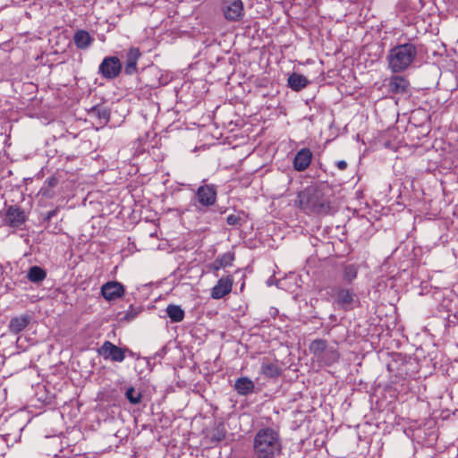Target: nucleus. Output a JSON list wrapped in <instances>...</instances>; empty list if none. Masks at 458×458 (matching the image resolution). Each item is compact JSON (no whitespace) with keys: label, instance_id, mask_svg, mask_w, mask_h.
Returning a JSON list of instances; mask_svg holds the SVG:
<instances>
[{"label":"nucleus","instance_id":"nucleus-1","mask_svg":"<svg viewBox=\"0 0 458 458\" xmlns=\"http://www.w3.org/2000/svg\"><path fill=\"white\" fill-rule=\"evenodd\" d=\"M330 189L325 185H310L298 193L297 204L308 214L329 215L332 211Z\"/></svg>","mask_w":458,"mask_h":458},{"label":"nucleus","instance_id":"nucleus-2","mask_svg":"<svg viewBox=\"0 0 458 458\" xmlns=\"http://www.w3.org/2000/svg\"><path fill=\"white\" fill-rule=\"evenodd\" d=\"M282 439L277 429L260 428L253 439V458H275L282 453Z\"/></svg>","mask_w":458,"mask_h":458},{"label":"nucleus","instance_id":"nucleus-3","mask_svg":"<svg viewBox=\"0 0 458 458\" xmlns=\"http://www.w3.org/2000/svg\"><path fill=\"white\" fill-rule=\"evenodd\" d=\"M418 55L417 46L411 42L392 47L386 56L388 69L393 73H401L413 64Z\"/></svg>","mask_w":458,"mask_h":458},{"label":"nucleus","instance_id":"nucleus-4","mask_svg":"<svg viewBox=\"0 0 458 458\" xmlns=\"http://www.w3.org/2000/svg\"><path fill=\"white\" fill-rule=\"evenodd\" d=\"M216 187L214 184L199 186L194 194L195 207L198 211L213 206L216 201Z\"/></svg>","mask_w":458,"mask_h":458},{"label":"nucleus","instance_id":"nucleus-5","mask_svg":"<svg viewBox=\"0 0 458 458\" xmlns=\"http://www.w3.org/2000/svg\"><path fill=\"white\" fill-rule=\"evenodd\" d=\"M220 9L224 18L230 22L240 21L244 16L242 0H222Z\"/></svg>","mask_w":458,"mask_h":458},{"label":"nucleus","instance_id":"nucleus-6","mask_svg":"<svg viewBox=\"0 0 458 458\" xmlns=\"http://www.w3.org/2000/svg\"><path fill=\"white\" fill-rule=\"evenodd\" d=\"M126 351H128V348H120L110 341H105L98 348V353L103 357L104 360L122 362L125 359Z\"/></svg>","mask_w":458,"mask_h":458},{"label":"nucleus","instance_id":"nucleus-7","mask_svg":"<svg viewBox=\"0 0 458 458\" xmlns=\"http://www.w3.org/2000/svg\"><path fill=\"white\" fill-rule=\"evenodd\" d=\"M122 71V63L116 56L105 57L98 67V72L107 80L116 78Z\"/></svg>","mask_w":458,"mask_h":458},{"label":"nucleus","instance_id":"nucleus-8","mask_svg":"<svg viewBox=\"0 0 458 458\" xmlns=\"http://www.w3.org/2000/svg\"><path fill=\"white\" fill-rule=\"evenodd\" d=\"M335 303L344 310H352L354 303L358 301L356 294L351 289L336 287L335 288Z\"/></svg>","mask_w":458,"mask_h":458},{"label":"nucleus","instance_id":"nucleus-9","mask_svg":"<svg viewBox=\"0 0 458 458\" xmlns=\"http://www.w3.org/2000/svg\"><path fill=\"white\" fill-rule=\"evenodd\" d=\"M385 81V86L387 88L388 93L403 95L409 91L410 82L403 76L393 75Z\"/></svg>","mask_w":458,"mask_h":458},{"label":"nucleus","instance_id":"nucleus-10","mask_svg":"<svg viewBox=\"0 0 458 458\" xmlns=\"http://www.w3.org/2000/svg\"><path fill=\"white\" fill-rule=\"evenodd\" d=\"M124 293L123 285L117 281H110L101 286V294L106 301L121 298Z\"/></svg>","mask_w":458,"mask_h":458},{"label":"nucleus","instance_id":"nucleus-11","mask_svg":"<svg viewBox=\"0 0 458 458\" xmlns=\"http://www.w3.org/2000/svg\"><path fill=\"white\" fill-rule=\"evenodd\" d=\"M233 279L231 276L221 277L212 288L211 297L218 300L231 293Z\"/></svg>","mask_w":458,"mask_h":458},{"label":"nucleus","instance_id":"nucleus-12","mask_svg":"<svg viewBox=\"0 0 458 458\" xmlns=\"http://www.w3.org/2000/svg\"><path fill=\"white\" fill-rule=\"evenodd\" d=\"M312 159L311 151L307 148H301L294 157L293 167L296 171L302 172L306 170L310 165Z\"/></svg>","mask_w":458,"mask_h":458},{"label":"nucleus","instance_id":"nucleus-13","mask_svg":"<svg viewBox=\"0 0 458 458\" xmlns=\"http://www.w3.org/2000/svg\"><path fill=\"white\" fill-rule=\"evenodd\" d=\"M141 53L138 47H131L126 55L124 72L132 75L137 72V64Z\"/></svg>","mask_w":458,"mask_h":458},{"label":"nucleus","instance_id":"nucleus-14","mask_svg":"<svg viewBox=\"0 0 458 458\" xmlns=\"http://www.w3.org/2000/svg\"><path fill=\"white\" fill-rule=\"evenodd\" d=\"M5 222L10 226L19 227L25 222V214L19 208L10 207L5 215Z\"/></svg>","mask_w":458,"mask_h":458},{"label":"nucleus","instance_id":"nucleus-15","mask_svg":"<svg viewBox=\"0 0 458 458\" xmlns=\"http://www.w3.org/2000/svg\"><path fill=\"white\" fill-rule=\"evenodd\" d=\"M30 316L23 314L18 317H14L10 320L9 330L13 334H18L25 329L30 322Z\"/></svg>","mask_w":458,"mask_h":458},{"label":"nucleus","instance_id":"nucleus-16","mask_svg":"<svg viewBox=\"0 0 458 458\" xmlns=\"http://www.w3.org/2000/svg\"><path fill=\"white\" fill-rule=\"evenodd\" d=\"M93 41V37H91V35L84 30H77L73 36V42L79 49L89 48Z\"/></svg>","mask_w":458,"mask_h":458},{"label":"nucleus","instance_id":"nucleus-17","mask_svg":"<svg viewBox=\"0 0 458 458\" xmlns=\"http://www.w3.org/2000/svg\"><path fill=\"white\" fill-rule=\"evenodd\" d=\"M254 382L247 377H239L234 383V389L240 395H248L254 391Z\"/></svg>","mask_w":458,"mask_h":458},{"label":"nucleus","instance_id":"nucleus-18","mask_svg":"<svg viewBox=\"0 0 458 458\" xmlns=\"http://www.w3.org/2000/svg\"><path fill=\"white\" fill-rule=\"evenodd\" d=\"M288 86L294 91H300L307 87L309 80L302 74L293 72L288 77Z\"/></svg>","mask_w":458,"mask_h":458},{"label":"nucleus","instance_id":"nucleus-19","mask_svg":"<svg viewBox=\"0 0 458 458\" xmlns=\"http://www.w3.org/2000/svg\"><path fill=\"white\" fill-rule=\"evenodd\" d=\"M261 373L268 377H276L281 374V369L276 362L264 360L260 368Z\"/></svg>","mask_w":458,"mask_h":458},{"label":"nucleus","instance_id":"nucleus-20","mask_svg":"<svg viewBox=\"0 0 458 458\" xmlns=\"http://www.w3.org/2000/svg\"><path fill=\"white\" fill-rule=\"evenodd\" d=\"M47 277L46 271L38 266L31 267L27 274V278L32 283H40Z\"/></svg>","mask_w":458,"mask_h":458},{"label":"nucleus","instance_id":"nucleus-21","mask_svg":"<svg viewBox=\"0 0 458 458\" xmlns=\"http://www.w3.org/2000/svg\"><path fill=\"white\" fill-rule=\"evenodd\" d=\"M166 314L172 322H181L184 318V311L178 305H168L166 307Z\"/></svg>","mask_w":458,"mask_h":458},{"label":"nucleus","instance_id":"nucleus-22","mask_svg":"<svg viewBox=\"0 0 458 458\" xmlns=\"http://www.w3.org/2000/svg\"><path fill=\"white\" fill-rule=\"evenodd\" d=\"M359 267L355 264L345 265L343 268V279L344 282L350 284L356 279L358 275Z\"/></svg>","mask_w":458,"mask_h":458},{"label":"nucleus","instance_id":"nucleus-23","mask_svg":"<svg viewBox=\"0 0 458 458\" xmlns=\"http://www.w3.org/2000/svg\"><path fill=\"white\" fill-rule=\"evenodd\" d=\"M327 341L323 339H316L310 345V352L318 358L327 350Z\"/></svg>","mask_w":458,"mask_h":458},{"label":"nucleus","instance_id":"nucleus-24","mask_svg":"<svg viewBox=\"0 0 458 458\" xmlns=\"http://www.w3.org/2000/svg\"><path fill=\"white\" fill-rule=\"evenodd\" d=\"M92 117H98L101 123H106L109 121L110 113L106 107L95 106L89 111Z\"/></svg>","mask_w":458,"mask_h":458},{"label":"nucleus","instance_id":"nucleus-25","mask_svg":"<svg viewBox=\"0 0 458 458\" xmlns=\"http://www.w3.org/2000/svg\"><path fill=\"white\" fill-rule=\"evenodd\" d=\"M58 178L55 177V176H51L49 177L47 181H46V184L47 185V186L45 185L42 189H41V191H42V194L47 198H51L53 197L54 193L53 191H51L50 190L55 188L57 184H58Z\"/></svg>","mask_w":458,"mask_h":458},{"label":"nucleus","instance_id":"nucleus-26","mask_svg":"<svg viewBox=\"0 0 458 458\" xmlns=\"http://www.w3.org/2000/svg\"><path fill=\"white\" fill-rule=\"evenodd\" d=\"M125 396L131 404H138L141 401V394L137 393L133 386L126 390Z\"/></svg>","mask_w":458,"mask_h":458},{"label":"nucleus","instance_id":"nucleus-27","mask_svg":"<svg viewBox=\"0 0 458 458\" xmlns=\"http://www.w3.org/2000/svg\"><path fill=\"white\" fill-rule=\"evenodd\" d=\"M234 259L233 254L227 252L216 259V263H219V267H226L231 266Z\"/></svg>","mask_w":458,"mask_h":458},{"label":"nucleus","instance_id":"nucleus-28","mask_svg":"<svg viewBox=\"0 0 458 458\" xmlns=\"http://www.w3.org/2000/svg\"><path fill=\"white\" fill-rule=\"evenodd\" d=\"M241 221L242 217L237 214H231L226 217V222L229 225H239Z\"/></svg>","mask_w":458,"mask_h":458},{"label":"nucleus","instance_id":"nucleus-29","mask_svg":"<svg viewBox=\"0 0 458 458\" xmlns=\"http://www.w3.org/2000/svg\"><path fill=\"white\" fill-rule=\"evenodd\" d=\"M336 166L340 170H345L346 167H347V163L344 160H339V161L336 162Z\"/></svg>","mask_w":458,"mask_h":458},{"label":"nucleus","instance_id":"nucleus-30","mask_svg":"<svg viewBox=\"0 0 458 458\" xmlns=\"http://www.w3.org/2000/svg\"><path fill=\"white\" fill-rule=\"evenodd\" d=\"M221 267H219V263H216V260L213 264L214 270L217 271Z\"/></svg>","mask_w":458,"mask_h":458},{"label":"nucleus","instance_id":"nucleus-31","mask_svg":"<svg viewBox=\"0 0 458 458\" xmlns=\"http://www.w3.org/2000/svg\"><path fill=\"white\" fill-rule=\"evenodd\" d=\"M55 215V211H51L48 213V216H47V218H50L51 216H53Z\"/></svg>","mask_w":458,"mask_h":458},{"label":"nucleus","instance_id":"nucleus-32","mask_svg":"<svg viewBox=\"0 0 458 458\" xmlns=\"http://www.w3.org/2000/svg\"><path fill=\"white\" fill-rule=\"evenodd\" d=\"M332 354L335 360L337 359V354L335 352H332Z\"/></svg>","mask_w":458,"mask_h":458},{"label":"nucleus","instance_id":"nucleus-33","mask_svg":"<svg viewBox=\"0 0 458 458\" xmlns=\"http://www.w3.org/2000/svg\"><path fill=\"white\" fill-rule=\"evenodd\" d=\"M126 352L129 353V355H132V352L131 350L128 349V351H126Z\"/></svg>","mask_w":458,"mask_h":458}]
</instances>
